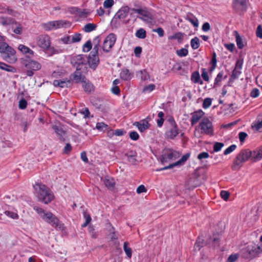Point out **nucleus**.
<instances>
[{
    "mask_svg": "<svg viewBox=\"0 0 262 262\" xmlns=\"http://www.w3.org/2000/svg\"><path fill=\"white\" fill-rule=\"evenodd\" d=\"M191 80L195 83H200L201 84H203V81L201 80L200 75L198 71H195L191 74Z\"/></svg>",
    "mask_w": 262,
    "mask_h": 262,
    "instance_id": "obj_31",
    "label": "nucleus"
},
{
    "mask_svg": "<svg viewBox=\"0 0 262 262\" xmlns=\"http://www.w3.org/2000/svg\"><path fill=\"white\" fill-rule=\"evenodd\" d=\"M181 154L172 149H167L165 150L164 154L162 155L161 161L162 164L167 162L168 160H174L178 158Z\"/></svg>",
    "mask_w": 262,
    "mask_h": 262,
    "instance_id": "obj_13",
    "label": "nucleus"
},
{
    "mask_svg": "<svg viewBox=\"0 0 262 262\" xmlns=\"http://www.w3.org/2000/svg\"><path fill=\"white\" fill-rule=\"evenodd\" d=\"M259 95V91L257 88L253 89L250 93V96L252 98H257Z\"/></svg>",
    "mask_w": 262,
    "mask_h": 262,
    "instance_id": "obj_57",
    "label": "nucleus"
},
{
    "mask_svg": "<svg viewBox=\"0 0 262 262\" xmlns=\"http://www.w3.org/2000/svg\"><path fill=\"white\" fill-rule=\"evenodd\" d=\"M202 71V77L205 81L208 82L209 80V77L208 75L207 71L206 69L202 68L201 70Z\"/></svg>",
    "mask_w": 262,
    "mask_h": 262,
    "instance_id": "obj_47",
    "label": "nucleus"
},
{
    "mask_svg": "<svg viewBox=\"0 0 262 262\" xmlns=\"http://www.w3.org/2000/svg\"><path fill=\"white\" fill-rule=\"evenodd\" d=\"M238 258V255L237 254H231L228 257L226 262H235Z\"/></svg>",
    "mask_w": 262,
    "mask_h": 262,
    "instance_id": "obj_51",
    "label": "nucleus"
},
{
    "mask_svg": "<svg viewBox=\"0 0 262 262\" xmlns=\"http://www.w3.org/2000/svg\"><path fill=\"white\" fill-rule=\"evenodd\" d=\"M71 80L67 78L63 80H54L53 81V85L55 86H58L62 88H68L71 85Z\"/></svg>",
    "mask_w": 262,
    "mask_h": 262,
    "instance_id": "obj_23",
    "label": "nucleus"
},
{
    "mask_svg": "<svg viewBox=\"0 0 262 262\" xmlns=\"http://www.w3.org/2000/svg\"><path fill=\"white\" fill-rule=\"evenodd\" d=\"M104 183L105 186L109 189H113L115 185V180L110 177H105L104 179Z\"/></svg>",
    "mask_w": 262,
    "mask_h": 262,
    "instance_id": "obj_28",
    "label": "nucleus"
},
{
    "mask_svg": "<svg viewBox=\"0 0 262 262\" xmlns=\"http://www.w3.org/2000/svg\"><path fill=\"white\" fill-rule=\"evenodd\" d=\"M129 8L128 6H124L116 13L115 17L120 20H124L128 15Z\"/></svg>",
    "mask_w": 262,
    "mask_h": 262,
    "instance_id": "obj_21",
    "label": "nucleus"
},
{
    "mask_svg": "<svg viewBox=\"0 0 262 262\" xmlns=\"http://www.w3.org/2000/svg\"><path fill=\"white\" fill-rule=\"evenodd\" d=\"M132 10L134 12L138 14L139 15L137 16V17L144 21L150 22L154 19L151 13L145 7L143 8H133Z\"/></svg>",
    "mask_w": 262,
    "mask_h": 262,
    "instance_id": "obj_12",
    "label": "nucleus"
},
{
    "mask_svg": "<svg viewBox=\"0 0 262 262\" xmlns=\"http://www.w3.org/2000/svg\"><path fill=\"white\" fill-rule=\"evenodd\" d=\"M256 34L257 37L262 38V26L261 25L257 26Z\"/></svg>",
    "mask_w": 262,
    "mask_h": 262,
    "instance_id": "obj_63",
    "label": "nucleus"
},
{
    "mask_svg": "<svg viewBox=\"0 0 262 262\" xmlns=\"http://www.w3.org/2000/svg\"><path fill=\"white\" fill-rule=\"evenodd\" d=\"M146 191L147 189L143 185H140L137 189V192L139 194L143 192H146Z\"/></svg>",
    "mask_w": 262,
    "mask_h": 262,
    "instance_id": "obj_64",
    "label": "nucleus"
},
{
    "mask_svg": "<svg viewBox=\"0 0 262 262\" xmlns=\"http://www.w3.org/2000/svg\"><path fill=\"white\" fill-rule=\"evenodd\" d=\"M128 245V242H125L123 244V249L127 256L130 258L132 256V250Z\"/></svg>",
    "mask_w": 262,
    "mask_h": 262,
    "instance_id": "obj_36",
    "label": "nucleus"
},
{
    "mask_svg": "<svg viewBox=\"0 0 262 262\" xmlns=\"http://www.w3.org/2000/svg\"><path fill=\"white\" fill-rule=\"evenodd\" d=\"M33 209L36 211L44 221L51 225L53 227H57L59 225V220L51 212H46L43 209L36 206L33 207Z\"/></svg>",
    "mask_w": 262,
    "mask_h": 262,
    "instance_id": "obj_4",
    "label": "nucleus"
},
{
    "mask_svg": "<svg viewBox=\"0 0 262 262\" xmlns=\"http://www.w3.org/2000/svg\"><path fill=\"white\" fill-rule=\"evenodd\" d=\"M120 77L122 80L128 81L133 77V73L128 69H122L120 73Z\"/></svg>",
    "mask_w": 262,
    "mask_h": 262,
    "instance_id": "obj_24",
    "label": "nucleus"
},
{
    "mask_svg": "<svg viewBox=\"0 0 262 262\" xmlns=\"http://www.w3.org/2000/svg\"><path fill=\"white\" fill-rule=\"evenodd\" d=\"M236 148V145L235 144H232L229 146L227 148H226L224 151V154L225 155H227L230 154L231 152L233 151Z\"/></svg>",
    "mask_w": 262,
    "mask_h": 262,
    "instance_id": "obj_45",
    "label": "nucleus"
},
{
    "mask_svg": "<svg viewBox=\"0 0 262 262\" xmlns=\"http://www.w3.org/2000/svg\"><path fill=\"white\" fill-rule=\"evenodd\" d=\"M190 156V154L189 153H187V154H185L184 155H183L182 157V158L180 159V160H179L177 162H176L173 164H169L167 166H165L164 167L161 168L159 170L161 171V170H166V169H168L169 168H171L176 166H178V165L184 164L188 160V159L189 158Z\"/></svg>",
    "mask_w": 262,
    "mask_h": 262,
    "instance_id": "obj_17",
    "label": "nucleus"
},
{
    "mask_svg": "<svg viewBox=\"0 0 262 262\" xmlns=\"http://www.w3.org/2000/svg\"><path fill=\"white\" fill-rule=\"evenodd\" d=\"M82 70H78L76 69V71L72 75L73 76V80L76 83H79L80 82H82V80H85V77L82 75Z\"/></svg>",
    "mask_w": 262,
    "mask_h": 262,
    "instance_id": "obj_25",
    "label": "nucleus"
},
{
    "mask_svg": "<svg viewBox=\"0 0 262 262\" xmlns=\"http://www.w3.org/2000/svg\"><path fill=\"white\" fill-rule=\"evenodd\" d=\"M71 23L68 20H54L48 21L42 24L43 29L46 31L56 30L62 27H70Z\"/></svg>",
    "mask_w": 262,
    "mask_h": 262,
    "instance_id": "obj_9",
    "label": "nucleus"
},
{
    "mask_svg": "<svg viewBox=\"0 0 262 262\" xmlns=\"http://www.w3.org/2000/svg\"><path fill=\"white\" fill-rule=\"evenodd\" d=\"M72 65L78 70H82L83 73L87 72L86 56L79 54L73 57L71 60Z\"/></svg>",
    "mask_w": 262,
    "mask_h": 262,
    "instance_id": "obj_8",
    "label": "nucleus"
},
{
    "mask_svg": "<svg viewBox=\"0 0 262 262\" xmlns=\"http://www.w3.org/2000/svg\"><path fill=\"white\" fill-rule=\"evenodd\" d=\"M0 24H2L4 26L12 25V24H16L17 22L15 20V19L12 17H0Z\"/></svg>",
    "mask_w": 262,
    "mask_h": 262,
    "instance_id": "obj_27",
    "label": "nucleus"
},
{
    "mask_svg": "<svg viewBox=\"0 0 262 262\" xmlns=\"http://www.w3.org/2000/svg\"><path fill=\"white\" fill-rule=\"evenodd\" d=\"M60 39L64 44H72L71 36H65Z\"/></svg>",
    "mask_w": 262,
    "mask_h": 262,
    "instance_id": "obj_55",
    "label": "nucleus"
},
{
    "mask_svg": "<svg viewBox=\"0 0 262 262\" xmlns=\"http://www.w3.org/2000/svg\"><path fill=\"white\" fill-rule=\"evenodd\" d=\"M92 48V45L90 40H88L82 46V50L84 52H88Z\"/></svg>",
    "mask_w": 262,
    "mask_h": 262,
    "instance_id": "obj_41",
    "label": "nucleus"
},
{
    "mask_svg": "<svg viewBox=\"0 0 262 262\" xmlns=\"http://www.w3.org/2000/svg\"><path fill=\"white\" fill-rule=\"evenodd\" d=\"M212 104V99L210 98H205L203 103V107L205 109L209 108Z\"/></svg>",
    "mask_w": 262,
    "mask_h": 262,
    "instance_id": "obj_44",
    "label": "nucleus"
},
{
    "mask_svg": "<svg viewBox=\"0 0 262 262\" xmlns=\"http://www.w3.org/2000/svg\"><path fill=\"white\" fill-rule=\"evenodd\" d=\"M262 159V147L257 148L253 151H251V156L250 161L252 162H255Z\"/></svg>",
    "mask_w": 262,
    "mask_h": 262,
    "instance_id": "obj_20",
    "label": "nucleus"
},
{
    "mask_svg": "<svg viewBox=\"0 0 262 262\" xmlns=\"http://www.w3.org/2000/svg\"><path fill=\"white\" fill-rule=\"evenodd\" d=\"M0 53L3 59L9 63H13L17 60L15 50L3 41H0Z\"/></svg>",
    "mask_w": 262,
    "mask_h": 262,
    "instance_id": "obj_3",
    "label": "nucleus"
},
{
    "mask_svg": "<svg viewBox=\"0 0 262 262\" xmlns=\"http://www.w3.org/2000/svg\"><path fill=\"white\" fill-rule=\"evenodd\" d=\"M203 246V243L202 242L196 241L194 246V250L199 251Z\"/></svg>",
    "mask_w": 262,
    "mask_h": 262,
    "instance_id": "obj_59",
    "label": "nucleus"
},
{
    "mask_svg": "<svg viewBox=\"0 0 262 262\" xmlns=\"http://www.w3.org/2000/svg\"><path fill=\"white\" fill-rule=\"evenodd\" d=\"M251 156V150L249 149H242L234 160L232 168L235 170L237 167H241L245 162L250 160Z\"/></svg>",
    "mask_w": 262,
    "mask_h": 262,
    "instance_id": "obj_5",
    "label": "nucleus"
},
{
    "mask_svg": "<svg viewBox=\"0 0 262 262\" xmlns=\"http://www.w3.org/2000/svg\"><path fill=\"white\" fill-rule=\"evenodd\" d=\"M204 115V112L201 110H199L192 113L191 114V118L190 119L191 125L193 126L198 122V121L203 117Z\"/></svg>",
    "mask_w": 262,
    "mask_h": 262,
    "instance_id": "obj_18",
    "label": "nucleus"
},
{
    "mask_svg": "<svg viewBox=\"0 0 262 262\" xmlns=\"http://www.w3.org/2000/svg\"><path fill=\"white\" fill-rule=\"evenodd\" d=\"M234 33L235 34L236 42L237 47L239 49H242L245 46L242 38L237 31H234Z\"/></svg>",
    "mask_w": 262,
    "mask_h": 262,
    "instance_id": "obj_34",
    "label": "nucleus"
},
{
    "mask_svg": "<svg viewBox=\"0 0 262 262\" xmlns=\"http://www.w3.org/2000/svg\"><path fill=\"white\" fill-rule=\"evenodd\" d=\"M129 163L132 165H136L138 163L137 160V153L135 150H129L125 154Z\"/></svg>",
    "mask_w": 262,
    "mask_h": 262,
    "instance_id": "obj_19",
    "label": "nucleus"
},
{
    "mask_svg": "<svg viewBox=\"0 0 262 262\" xmlns=\"http://www.w3.org/2000/svg\"><path fill=\"white\" fill-rule=\"evenodd\" d=\"M4 214L8 217L12 219H18L19 216L16 212L6 210L4 212Z\"/></svg>",
    "mask_w": 262,
    "mask_h": 262,
    "instance_id": "obj_40",
    "label": "nucleus"
},
{
    "mask_svg": "<svg viewBox=\"0 0 262 262\" xmlns=\"http://www.w3.org/2000/svg\"><path fill=\"white\" fill-rule=\"evenodd\" d=\"M177 54L179 57H185L188 54V51L185 48H182L176 51Z\"/></svg>",
    "mask_w": 262,
    "mask_h": 262,
    "instance_id": "obj_43",
    "label": "nucleus"
},
{
    "mask_svg": "<svg viewBox=\"0 0 262 262\" xmlns=\"http://www.w3.org/2000/svg\"><path fill=\"white\" fill-rule=\"evenodd\" d=\"M248 135L245 132H240L239 134H238V137H239V140L241 142H244V141H245L246 138L247 137Z\"/></svg>",
    "mask_w": 262,
    "mask_h": 262,
    "instance_id": "obj_61",
    "label": "nucleus"
},
{
    "mask_svg": "<svg viewBox=\"0 0 262 262\" xmlns=\"http://www.w3.org/2000/svg\"><path fill=\"white\" fill-rule=\"evenodd\" d=\"M18 49L19 51H21L23 54H29L33 56L34 55V51L30 49L29 47L24 45H19Z\"/></svg>",
    "mask_w": 262,
    "mask_h": 262,
    "instance_id": "obj_30",
    "label": "nucleus"
},
{
    "mask_svg": "<svg viewBox=\"0 0 262 262\" xmlns=\"http://www.w3.org/2000/svg\"><path fill=\"white\" fill-rule=\"evenodd\" d=\"M155 85L154 84H150L146 86H145L143 89V92H151L155 89Z\"/></svg>",
    "mask_w": 262,
    "mask_h": 262,
    "instance_id": "obj_58",
    "label": "nucleus"
},
{
    "mask_svg": "<svg viewBox=\"0 0 262 262\" xmlns=\"http://www.w3.org/2000/svg\"><path fill=\"white\" fill-rule=\"evenodd\" d=\"M100 40L99 37H96L94 40L95 43L94 45L93 50L90 53L88 57L86 58V66L89 64V67L95 70L99 63V58L98 57V50L100 47Z\"/></svg>",
    "mask_w": 262,
    "mask_h": 262,
    "instance_id": "obj_2",
    "label": "nucleus"
},
{
    "mask_svg": "<svg viewBox=\"0 0 262 262\" xmlns=\"http://www.w3.org/2000/svg\"><path fill=\"white\" fill-rule=\"evenodd\" d=\"M23 64L26 69V75L29 77L33 76L35 72L39 71L41 68V64L39 62L28 57L24 59Z\"/></svg>",
    "mask_w": 262,
    "mask_h": 262,
    "instance_id": "obj_6",
    "label": "nucleus"
},
{
    "mask_svg": "<svg viewBox=\"0 0 262 262\" xmlns=\"http://www.w3.org/2000/svg\"><path fill=\"white\" fill-rule=\"evenodd\" d=\"M170 38L172 39H177L179 41H181L183 38V35L182 33L178 32L171 36Z\"/></svg>",
    "mask_w": 262,
    "mask_h": 262,
    "instance_id": "obj_50",
    "label": "nucleus"
},
{
    "mask_svg": "<svg viewBox=\"0 0 262 262\" xmlns=\"http://www.w3.org/2000/svg\"><path fill=\"white\" fill-rule=\"evenodd\" d=\"M211 66H214L216 67L217 64V59H216V54L215 52H213L212 55L211 60L210 62Z\"/></svg>",
    "mask_w": 262,
    "mask_h": 262,
    "instance_id": "obj_60",
    "label": "nucleus"
},
{
    "mask_svg": "<svg viewBox=\"0 0 262 262\" xmlns=\"http://www.w3.org/2000/svg\"><path fill=\"white\" fill-rule=\"evenodd\" d=\"M82 86L85 93H90L94 91V85L91 83L89 80L85 79L82 81Z\"/></svg>",
    "mask_w": 262,
    "mask_h": 262,
    "instance_id": "obj_26",
    "label": "nucleus"
},
{
    "mask_svg": "<svg viewBox=\"0 0 262 262\" xmlns=\"http://www.w3.org/2000/svg\"><path fill=\"white\" fill-rule=\"evenodd\" d=\"M96 127L98 130H102L103 129H107L108 128V125L104 122H98L96 124Z\"/></svg>",
    "mask_w": 262,
    "mask_h": 262,
    "instance_id": "obj_56",
    "label": "nucleus"
},
{
    "mask_svg": "<svg viewBox=\"0 0 262 262\" xmlns=\"http://www.w3.org/2000/svg\"><path fill=\"white\" fill-rule=\"evenodd\" d=\"M97 28V25L93 23H88L84 25L82 30L86 33L91 32L95 30Z\"/></svg>",
    "mask_w": 262,
    "mask_h": 262,
    "instance_id": "obj_32",
    "label": "nucleus"
},
{
    "mask_svg": "<svg viewBox=\"0 0 262 262\" xmlns=\"http://www.w3.org/2000/svg\"><path fill=\"white\" fill-rule=\"evenodd\" d=\"M117 40V36L114 33L109 34L105 38L102 49L105 52H109L114 46Z\"/></svg>",
    "mask_w": 262,
    "mask_h": 262,
    "instance_id": "obj_14",
    "label": "nucleus"
},
{
    "mask_svg": "<svg viewBox=\"0 0 262 262\" xmlns=\"http://www.w3.org/2000/svg\"><path fill=\"white\" fill-rule=\"evenodd\" d=\"M209 155L207 152H202L199 154L198 156V159L199 160H202L203 159H206L209 158Z\"/></svg>",
    "mask_w": 262,
    "mask_h": 262,
    "instance_id": "obj_62",
    "label": "nucleus"
},
{
    "mask_svg": "<svg viewBox=\"0 0 262 262\" xmlns=\"http://www.w3.org/2000/svg\"><path fill=\"white\" fill-rule=\"evenodd\" d=\"M114 4V0H105L103 2V7L104 8L108 9L111 8Z\"/></svg>",
    "mask_w": 262,
    "mask_h": 262,
    "instance_id": "obj_48",
    "label": "nucleus"
},
{
    "mask_svg": "<svg viewBox=\"0 0 262 262\" xmlns=\"http://www.w3.org/2000/svg\"><path fill=\"white\" fill-rule=\"evenodd\" d=\"M18 105L20 109L24 110L27 107V102L25 99L22 98L19 100Z\"/></svg>",
    "mask_w": 262,
    "mask_h": 262,
    "instance_id": "obj_53",
    "label": "nucleus"
},
{
    "mask_svg": "<svg viewBox=\"0 0 262 262\" xmlns=\"http://www.w3.org/2000/svg\"><path fill=\"white\" fill-rule=\"evenodd\" d=\"M220 195L224 200L227 201L229 198L230 193L227 191L222 190L220 192Z\"/></svg>",
    "mask_w": 262,
    "mask_h": 262,
    "instance_id": "obj_49",
    "label": "nucleus"
},
{
    "mask_svg": "<svg viewBox=\"0 0 262 262\" xmlns=\"http://www.w3.org/2000/svg\"><path fill=\"white\" fill-rule=\"evenodd\" d=\"M33 187L40 201L47 204L53 200V193L45 185L38 183L34 185Z\"/></svg>",
    "mask_w": 262,
    "mask_h": 262,
    "instance_id": "obj_1",
    "label": "nucleus"
},
{
    "mask_svg": "<svg viewBox=\"0 0 262 262\" xmlns=\"http://www.w3.org/2000/svg\"><path fill=\"white\" fill-rule=\"evenodd\" d=\"M199 127L201 134L209 136L213 135L214 129L212 123L208 118H203L199 123Z\"/></svg>",
    "mask_w": 262,
    "mask_h": 262,
    "instance_id": "obj_11",
    "label": "nucleus"
},
{
    "mask_svg": "<svg viewBox=\"0 0 262 262\" xmlns=\"http://www.w3.org/2000/svg\"><path fill=\"white\" fill-rule=\"evenodd\" d=\"M170 125L165 132V138L167 139L173 140L181 132L173 118L169 119Z\"/></svg>",
    "mask_w": 262,
    "mask_h": 262,
    "instance_id": "obj_10",
    "label": "nucleus"
},
{
    "mask_svg": "<svg viewBox=\"0 0 262 262\" xmlns=\"http://www.w3.org/2000/svg\"><path fill=\"white\" fill-rule=\"evenodd\" d=\"M191 48L193 50L198 49L200 46V39L198 37H194L190 40Z\"/></svg>",
    "mask_w": 262,
    "mask_h": 262,
    "instance_id": "obj_35",
    "label": "nucleus"
},
{
    "mask_svg": "<svg viewBox=\"0 0 262 262\" xmlns=\"http://www.w3.org/2000/svg\"><path fill=\"white\" fill-rule=\"evenodd\" d=\"M149 119L150 118L147 117L139 122H135L134 123V125L138 127L140 132H143L145 130L148 129L150 127V124L149 123Z\"/></svg>",
    "mask_w": 262,
    "mask_h": 262,
    "instance_id": "obj_16",
    "label": "nucleus"
},
{
    "mask_svg": "<svg viewBox=\"0 0 262 262\" xmlns=\"http://www.w3.org/2000/svg\"><path fill=\"white\" fill-rule=\"evenodd\" d=\"M247 251L250 257L254 258L262 252V247L255 244L249 245L247 247Z\"/></svg>",
    "mask_w": 262,
    "mask_h": 262,
    "instance_id": "obj_15",
    "label": "nucleus"
},
{
    "mask_svg": "<svg viewBox=\"0 0 262 262\" xmlns=\"http://www.w3.org/2000/svg\"><path fill=\"white\" fill-rule=\"evenodd\" d=\"M241 74V71L234 69L232 72L231 78L233 79H237Z\"/></svg>",
    "mask_w": 262,
    "mask_h": 262,
    "instance_id": "obj_54",
    "label": "nucleus"
},
{
    "mask_svg": "<svg viewBox=\"0 0 262 262\" xmlns=\"http://www.w3.org/2000/svg\"><path fill=\"white\" fill-rule=\"evenodd\" d=\"M137 75L143 81L147 80L150 78L149 75L146 70H142L137 72Z\"/></svg>",
    "mask_w": 262,
    "mask_h": 262,
    "instance_id": "obj_29",
    "label": "nucleus"
},
{
    "mask_svg": "<svg viewBox=\"0 0 262 262\" xmlns=\"http://www.w3.org/2000/svg\"><path fill=\"white\" fill-rule=\"evenodd\" d=\"M0 69L7 72H15V68L14 67L11 66H9L6 63L2 62H0Z\"/></svg>",
    "mask_w": 262,
    "mask_h": 262,
    "instance_id": "obj_33",
    "label": "nucleus"
},
{
    "mask_svg": "<svg viewBox=\"0 0 262 262\" xmlns=\"http://www.w3.org/2000/svg\"><path fill=\"white\" fill-rule=\"evenodd\" d=\"M136 36L140 39H144L146 37V31L142 28H141L137 30L136 33Z\"/></svg>",
    "mask_w": 262,
    "mask_h": 262,
    "instance_id": "obj_38",
    "label": "nucleus"
},
{
    "mask_svg": "<svg viewBox=\"0 0 262 262\" xmlns=\"http://www.w3.org/2000/svg\"><path fill=\"white\" fill-rule=\"evenodd\" d=\"M224 145V144L223 143L215 142L213 145V151L215 152L220 151Z\"/></svg>",
    "mask_w": 262,
    "mask_h": 262,
    "instance_id": "obj_46",
    "label": "nucleus"
},
{
    "mask_svg": "<svg viewBox=\"0 0 262 262\" xmlns=\"http://www.w3.org/2000/svg\"><path fill=\"white\" fill-rule=\"evenodd\" d=\"M223 74L224 72L223 71L218 73L214 80V87L219 85V83L221 82L223 79Z\"/></svg>",
    "mask_w": 262,
    "mask_h": 262,
    "instance_id": "obj_39",
    "label": "nucleus"
},
{
    "mask_svg": "<svg viewBox=\"0 0 262 262\" xmlns=\"http://www.w3.org/2000/svg\"><path fill=\"white\" fill-rule=\"evenodd\" d=\"M129 138L134 141H137L139 139V136L137 132L133 131L129 133Z\"/></svg>",
    "mask_w": 262,
    "mask_h": 262,
    "instance_id": "obj_52",
    "label": "nucleus"
},
{
    "mask_svg": "<svg viewBox=\"0 0 262 262\" xmlns=\"http://www.w3.org/2000/svg\"><path fill=\"white\" fill-rule=\"evenodd\" d=\"M88 229L89 232L93 238H96L98 237V234L95 232V229L93 225H89Z\"/></svg>",
    "mask_w": 262,
    "mask_h": 262,
    "instance_id": "obj_42",
    "label": "nucleus"
},
{
    "mask_svg": "<svg viewBox=\"0 0 262 262\" xmlns=\"http://www.w3.org/2000/svg\"><path fill=\"white\" fill-rule=\"evenodd\" d=\"M52 128L55 132L59 139L61 141H64L66 132L63 129L61 125L59 124H55L53 126Z\"/></svg>",
    "mask_w": 262,
    "mask_h": 262,
    "instance_id": "obj_22",
    "label": "nucleus"
},
{
    "mask_svg": "<svg viewBox=\"0 0 262 262\" xmlns=\"http://www.w3.org/2000/svg\"><path fill=\"white\" fill-rule=\"evenodd\" d=\"M71 37L72 43L79 42L82 39V35L79 33H76Z\"/></svg>",
    "mask_w": 262,
    "mask_h": 262,
    "instance_id": "obj_37",
    "label": "nucleus"
},
{
    "mask_svg": "<svg viewBox=\"0 0 262 262\" xmlns=\"http://www.w3.org/2000/svg\"><path fill=\"white\" fill-rule=\"evenodd\" d=\"M38 46L44 51H50L52 54L55 53V49L51 47V40L50 37L46 34L39 35L36 39Z\"/></svg>",
    "mask_w": 262,
    "mask_h": 262,
    "instance_id": "obj_7",
    "label": "nucleus"
}]
</instances>
